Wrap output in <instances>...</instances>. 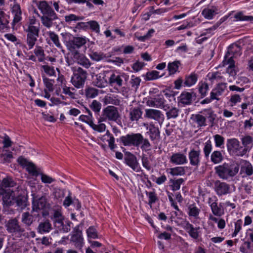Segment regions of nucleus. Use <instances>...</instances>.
Segmentation results:
<instances>
[{
  "mask_svg": "<svg viewBox=\"0 0 253 253\" xmlns=\"http://www.w3.org/2000/svg\"><path fill=\"white\" fill-rule=\"evenodd\" d=\"M11 11L13 16L12 24L15 25L20 22L22 19V12L20 5L17 3H14L11 8Z\"/></svg>",
  "mask_w": 253,
  "mask_h": 253,
  "instance_id": "nucleus-20",
  "label": "nucleus"
},
{
  "mask_svg": "<svg viewBox=\"0 0 253 253\" xmlns=\"http://www.w3.org/2000/svg\"><path fill=\"white\" fill-rule=\"evenodd\" d=\"M90 107L95 112H98L101 108V104L96 100H93L90 104Z\"/></svg>",
  "mask_w": 253,
  "mask_h": 253,
  "instance_id": "nucleus-64",
  "label": "nucleus"
},
{
  "mask_svg": "<svg viewBox=\"0 0 253 253\" xmlns=\"http://www.w3.org/2000/svg\"><path fill=\"white\" fill-rule=\"evenodd\" d=\"M145 115L147 118L153 119L159 123H162L164 120V116L162 112L158 110L148 109L145 110Z\"/></svg>",
  "mask_w": 253,
  "mask_h": 253,
  "instance_id": "nucleus-14",
  "label": "nucleus"
},
{
  "mask_svg": "<svg viewBox=\"0 0 253 253\" xmlns=\"http://www.w3.org/2000/svg\"><path fill=\"white\" fill-rule=\"evenodd\" d=\"M37 215L34 214V215L30 214L28 212H24L22 214V221L23 223L27 225H31L34 221V216Z\"/></svg>",
  "mask_w": 253,
  "mask_h": 253,
  "instance_id": "nucleus-45",
  "label": "nucleus"
},
{
  "mask_svg": "<svg viewBox=\"0 0 253 253\" xmlns=\"http://www.w3.org/2000/svg\"><path fill=\"white\" fill-rule=\"evenodd\" d=\"M12 195L13 196L14 202L10 205H13L14 203L21 209L25 208L27 206V199L24 196H19L16 198H15V193L12 191Z\"/></svg>",
  "mask_w": 253,
  "mask_h": 253,
  "instance_id": "nucleus-30",
  "label": "nucleus"
},
{
  "mask_svg": "<svg viewBox=\"0 0 253 253\" xmlns=\"http://www.w3.org/2000/svg\"><path fill=\"white\" fill-rule=\"evenodd\" d=\"M34 53L40 62L44 60V51L41 47H36L34 49Z\"/></svg>",
  "mask_w": 253,
  "mask_h": 253,
  "instance_id": "nucleus-59",
  "label": "nucleus"
},
{
  "mask_svg": "<svg viewBox=\"0 0 253 253\" xmlns=\"http://www.w3.org/2000/svg\"><path fill=\"white\" fill-rule=\"evenodd\" d=\"M222 159V155L220 151H215L211 155V160L214 164L220 163Z\"/></svg>",
  "mask_w": 253,
  "mask_h": 253,
  "instance_id": "nucleus-48",
  "label": "nucleus"
},
{
  "mask_svg": "<svg viewBox=\"0 0 253 253\" xmlns=\"http://www.w3.org/2000/svg\"><path fill=\"white\" fill-rule=\"evenodd\" d=\"M241 101V98L238 94L232 95L230 99V106H233Z\"/></svg>",
  "mask_w": 253,
  "mask_h": 253,
  "instance_id": "nucleus-63",
  "label": "nucleus"
},
{
  "mask_svg": "<svg viewBox=\"0 0 253 253\" xmlns=\"http://www.w3.org/2000/svg\"><path fill=\"white\" fill-rule=\"evenodd\" d=\"M185 229L192 238L196 239L198 238L199 227H194L191 224L186 222Z\"/></svg>",
  "mask_w": 253,
  "mask_h": 253,
  "instance_id": "nucleus-29",
  "label": "nucleus"
},
{
  "mask_svg": "<svg viewBox=\"0 0 253 253\" xmlns=\"http://www.w3.org/2000/svg\"><path fill=\"white\" fill-rule=\"evenodd\" d=\"M89 56L91 59L96 61H100L105 58L103 53L97 52H91L89 54Z\"/></svg>",
  "mask_w": 253,
  "mask_h": 253,
  "instance_id": "nucleus-56",
  "label": "nucleus"
},
{
  "mask_svg": "<svg viewBox=\"0 0 253 253\" xmlns=\"http://www.w3.org/2000/svg\"><path fill=\"white\" fill-rule=\"evenodd\" d=\"M180 65V62L177 60L169 63L168 69L169 75H174L176 72H178L179 68Z\"/></svg>",
  "mask_w": 253,
  "mask_h": 253,
  "instance_id": "nucleus-35",
  "label": "nucleus"
},
{
  "mask_svg": "<svg viewBox=\"0 0 253 253\" xmlns=\"http://www.w3.org/2000/svg\"><path fill=\"white\" fill-rule=\"evenodd\" d=\"M43 81L48 91L49 92L52 91L53 90V84L54 83V80L46 78H43Z\"/></svg>",
  "mask_w": 253,
  "mask_h": 253,
  "instance_id": "nucleus-57",
  "label": "nucleus"
},
{
  "mask_svg": "<svg viewBox=\"0 0 253 253\" xmlns=\"http://www.w3.org/2000/svg\"><path fill=\"white\" fill-rule=\"evenodd\" d=\"M15 185V183L9 177H5L3 178L2 181L1 187L3 189L7 190L10 189V187H13Z\"/></svg>",
  "mask_w": 253,
  "mask_h": 253,
  "instance_id": "nucleus-50",
  "label": "nucleus"
},
{
  "mask_svg": "<svg viewBox=\"0 0 253 253\" xmlns=\"http://www.w3.org/2000/svg\"><path fill=\"white\" fill-rule=\"evenodd\" d=\"M209 204L214 215L221 216L224 214L222 203H220L219 206H218L216 200L212 198H210Z\"/></svg>",
  "mask_w": 253,
  "mask_h": 253,
  "instance_id": "nucleus-10",
  "label": "nucleus"
},
{
  "mask_svg": "<svg viewBox=\"0 0 253 253\" xmlns=\"http://www.w3.org/2000/svg\"><path fill=\"white\" fill-rule=\"evenodd\" d=\"M17 162L21 167L26 170L30 175L37 177L40 174L41 169L32 162L24 157H19L17 159Z\"/></svg>",
  "mask_w": 253,
  "mask_h": 253,
  "instance_id": "nucleus-3",
  "label": "nucleus"
},
{
  "mask_svg": "<svg viewBox=\"0 0 253 253\" xmlns=\"http://www.w3.org/2000/svg\"><path fill=\"white\" fill-rule=\"evenodd\" d=\"M170 162L175 165H180L187 163V160L185 154L181 153H175L171 156Z\"/></svg>",
  "mask_w": 253,
  "mask_h": 253,
  "instance_id": "nucleus-16",
  "label": "nucleus"
},
{
  "mask_svg": "<svg viewBox=\"0 0 253 253\" xmlns=\"http://www.w3.org/2000/svg\"><path fill=\"white\" fill-rule=\"evenodd\" d=\"M51 229V225L48 221L41 223L38 227V231L42 234L49 232Z\"/></svg>",
  "mask_w": 253,
  "mask_h": 253,
  "instance_id": "nucleus-41",
  "label": "nucleus"
},
{
  "mask_svg": "<svg viewBox=\"0 0 253 253\" xmlns=\"http://www.w3.org/2000/svg\"><path fill=\"white\" fill-rule=\"evenodd\" d=\"M234 17L236 21H248L251 23H253V16L245 15L243 12H239L236 13Z\"/></svg>",
  "mask_w": 253,
  "mask_h": 253,
  "instance_id": "nucleus-39",
  "label": "nucleus"
},
{
  "mask_svg": "<svg viewBox=\"0 0 253 253\" xmlns=\"http://www.w3.org/2000/svg\"><path fill=\"white\" fill-rule=\"evenodd\" d=\"M103 116L111 121H116L119 117V113L114 106H108L103 110Z\"/></svg>",
  "mask_w": 253,
  "mask_h": 253,
  "instance_id": "nucleus-15",
  "label": "nucleus"
},
{
  "mask_svg": "<svg viewBox=\"0 0 253 253\" xmlns=\"http://www.w3.org/2000/svg\"><path fill=\"white\" fill-rule=\"evenodd\" d=\"M46 205V200L44 196L38 198L34 197L33 201V210L38 211L44 208Z\"/></svg>",
  "mask_w": 253,
  "mask_h": 253,
  "instance_id": "nucleus-18",
  "label": "nucleus"
},
{
  "mask_svg": "<svg viewBox=\"0 0 253 253\" xmlns=\"http://www.w3.org/2000/svg\"><path fill=\"white\" fill-rule=\"evenodd\" d=\"M39 9L44 15H52L54 17L55 12L45 0L38 1L37 4Z\"/></svg>",
  "mask_w": 253,
  "mask_h": 253,
  "instance_id": "nucleus-17",
  "label": "nucleus"
},
{
  "mask_svg": "<svg viewBox=\"0 0 253 253\" xmlns=\"http://www.w3.org/2000/svg\"><path fill=\"white\" fill-rule=\"evenodd\" d=\"M6 229L9 233H15L21 231V228L16 219L9 220L6 224Z\"/></svg>",
  "mask_w": 253,
  "mask_h": 253,
  "instance_id": "nucleus-23",
  "label": "nucleus"
},
{
  "mask_svg": "<svg viewBox=\"0 0 253 253\" xmlns=\"http://www.w3.org/2000/svg\"><path fill=\"white\" fill-rule=\"evenodd\" d=\"M142 140V135L139 133L126 135L121 138V140L125 146H138Z\"/></svg>",
  "mask_w": 253,
  "mask_h": 253,
  "instance_id": "nucleus-9",
  "label": "nucleus"
},
{
  "mask_svg": "<svg viewBox=\"0 0 253 253\" xmlns=\"http://www.w3.org/2000/svg\"><path fill=\"white\" fill-rule=\"evenodd\" d=\"M88 125L94 130L98 132H104L106 129V125L103 123H99L98 124H94L92 121H89Z\"/></svg>",
  "mask_w": 253,
  "mask_h": 253,
  "instance_id": "nucleus-43",
  "label": "nucleus"
},
{
  "mask_svg": "<svg viewBox=\"0 0 253 253\" xmlns=\"http://www.w3.org/2000/svg\"><path fill=\"white\" fill-rule=\"evenodd\" d=\"M141 115L142 113L138 108H133L129 113L130 119L132 121H137Z\"/></svg>",
  "mask_w": 253,
  "mask_h": 253,
  "instance_id": "nucleus-44",
  "label": "nucleus"
},
{
  "mask_svg": "<svg viewBox=\"0 0 253 253\" xmlns=\"http://www.w3.org/2000/svg\"><path fill=\"white\" fill-rule=\"evenodd\" d=\"M57 18L56 14L55 13L54 17L52 15H45L41 17V21L43 26L50 28L53 25V20Z\"/></svg>",
  "mask_w": 253,
  "mask_h": 253,
  "instance_id": "nucleus-32",
  "label": "nucleus"
},
{
  "mask_svg": "<svg viewBox=\"0 0 253 253\" xmlns=\"http://www.w3.org/2000/svg\"><path fill=\"white\" fill-rule=\"evenodd\" d=\"M86 234L88 240L91 239H95L98 238L97 232L95 228L93 226L89 227L86 230Z\"/></svg>",
  "mask_w": 253,
  "mask_h": 253,
  "instance_id": "nucleus-49",
  "label": "nucleus"
},
{
  "mask_svg": "<svg viewBox=\"0 0 253 253\" xmlns=\"http://www.w3.org/2000/svg\"><path fill=\"white\" fill-rule=\"evenodd\" d=\"M42 69L47 75L49 76H53L55 75V71L54 67L44 65L42 66Z\"/></svg>",
  "mask_w": 253,
  "mask_h": 253,
  "instance_id": "nucleus-60",
  "label": "nucleus"
},
{
  "mask_svg": "<svg viewBox=\"0 0 253 253\" xmlns=\"http://www.w3.org/2000/svg\"><path fill=\"white\" fill-rule=\"evenodd\" d=\"M227 147L229 152L233 155L242 156L246 152L245 149L240 145L239 141L235 138L228 140Z\"/></svg>",
  "mask_w": 253,
  "mask_h": 253,
  "instance_id": "nucleus-5",
  "label": "nucleus"
},
{
  "mask_svg": "<svg viewBox=\"0 0 253 253\" xmlns=\"http://www.w3.org/2000/svg\"><path fill=\"white\" fill-rule=\"evenodd\" d=\"M179 98L182 104H188L192 100V95L189 92H183L181 94Z\"/></svg>",
  "mask_w": 253,
  "mask_h": 253,
  "instance_id": "nucleus-47",
  "label": "nucleus"
},
{
  "mask_svg": "<svg viewBox=\"0 0 253 253\" xmlns=\"http://www.w3.org/2000/svg\"><path fill=\"white\" fill-rule=\"evenodd\" d=\"M86 26H89V28L94 32L96 33L100 32V26L97 22L93 20L89 21L86 23Z\"/></svg>",
  "mask_w": 253,
  "mask_h": 253,
  "instance_id": "nucleus-53",
  "label": "nucleus"
},
{
  "mask_svg": "<svg viewBox=\"0 0 253 253\" xmlns=\"http://www.w3.org/2000/svg\"><path fill=\"white\" fill-rule=\"evenodd\" d=\"M222 66H227L226 71L230 75L234 76L236 75V71L232 51H228L225 54L222 61Z\"/></svg>",
  "mask_w": 253,
  "mask_h": 253,
  "instance_id": "nucleus-7",
  "label": "nucleus"
},
{
  "mask_svg": "<svg viewBox=\"0 0 253 253\" xmlns=\"http://www.w3.org/2000/svg\"><path fill=\"white\" fill-rule=\"evenodd\" d=\"M128 78L129 76L126 74L116 72L110 75L108 83L111 86L120 87L123 85V80L127 81Z\"/></svg>",
  "mask_w": 253,
  "mask_h": 253,
  "instance_id": "nucleus-6",
  "label": "nucleus"
},
{
  "mask_svg": "<svg viewBox=\"0 0 253 253\" xmlns=\"http://www.w3.org/2000/svg\"><path fill=\"white\" fill-rule=\"evenodd\" d=\"M107 72H102L96 76L95 84L99 87L102 88L107 86L108 82L105 78Z\"/></svg>",
  "mask_w": 253,
  "mask_h": 253,
  "instance_id": "nucleus-25",
  "label": "nucleus"
},
{
  "mask_svg": "<svg viewBox=\"0 0 253 253\" xmlns=\"http://www.w3.org/2000/svg\"><path fill=\"white\" fill-rule=\"evenodd\" d=\"M164 104V99L161 96H158L155 98H149L146 104L149 107L161 108Z\"/></svg>",
  "mask_w": 253,
  "mask_h": 253,
  "instance_id": "nucleus-22",
  "label": "nucleus"
},
{
  "mask_svg": "<svg viewBox=\"0 0 253 253\" xmlns=\"http://www.w3.org/2000/svg\"><path fill=\"white\" fill-rule=\"evenodd\" d=\"M167 172L172 176H181L185 173V169L182 167H176L167 169Z\"/></svg>",
  "mask_w": 253,
  "mask_h": 253,
  "instance_id": "nucleus-33",
  "label": "nucleus"
},
{
  "mask_svg": "<svg viewBox=\"0 0 253 253\" xmlns=\"http://www.w3.org/2000/svg\"><path fill=\"white\" fill-rule=\"evenodd\" d=\"M241 170L242 172H245L248 175H251L253 173L252 166L249 162L246 161L242 162Z\"/></svg>",
  "mask_w": 253,
  "mask_h": 253,
  "instance_id": "nucleus-37",
  "label": "nucleus"
},
{
  "mask_svg": "<svg viewBox=\"0 0 253 253\" xmlns=\"http://www.w3.org/2000/svg\"><path fill=\"white\" fill-rule=\"evenodd\" d=\"M242 224L243 221L241 219H238L235 222L234 231L232 235V237H236L239 232L242 230Z\"/></svg>",
  "mask_w": 253,
  "mask_h": 253,
  "instance_id": "nucleus-55",
  "label": "nucleus"
},
{
  "mask_svg": "<svg viewBox=\"0 0 253 253\" xmlns=\"http://www.w3.org/2000/svg\"><path fill=\"white\" fill-rule=\"evenodd\" d=\"M200 211V209L195 204H191L188 206L187 213L190 217L197 219L199 218Z\"/></svg>",
  "mask_w": 253,
  "mask_h": 253,
  "instance_id": "nucleus-27",
  "label": "nucleus"
},
{
  "mask_svg": "<svg viewBox=\"0 0 253 253\" xmlns=\"http://www.w3.org/2000/svg\"><path fill=\"white\" fill-rule=\"evenodd\" d=\"M98 139L103 143L107 142L111 149L114 148L115 138L109 131L107 130L104 135L98 137Z\"/></svg>",
  "mask_w": 253,
  "mask_h": 253,
  "instance_id": "nucleus-24",
  "label": "nucleus"
},
{
  "mask_svg": "<svg viewBox=\"0 0 253 253\" xmlns=\"http://www.w3.org/2000/svg\"><path fill=\"white\" fill-rule=\"evenodd\" d=\"M54 218L55 223L59 224L58 227L63 225V217L61 213L60 210L55 211L54 212Z\"/></svg>",
  "mask_w": 253,
  "mask_h": 253,
  "instance_id": "nucleus-54",
  "label": "nucleus"
},
{
  "mask_svg": "<svg viewBox=\"0 0 253 253\" xmlns=\"http://www.w3.org/2000/svg\"><path fill=\"white\" fill-rule=\"evenodd\" d=\"M184 182L182 178L177 179H170V182L171 184V188L173 191L178 190L180 189L181 185Z\"/></svg>",
  "mask_w": 253,
  "mask_h": 253,
  "instance_id": "nucleus-51",
  "label": "nucleus"
},
{
  "mask_svg": "<svg viewBox=\"0 0 253 253\" xmlns=\"http://www.w3.org/2000/svg\"><path fill=\"white\" fill-rule=\"evenodd\" d=\"M86 77V72L82 68H78L76 71H74L71 82L76 87L80 88L84 86Z\"/></svg>",
  "mask_w": 253,
  "mask_h": 253,
  "instance_id": "nucleus-4",
  "label": "nucleus"
},
{
  "mask_svg": "<svg viewBox=\"0 0 253 253\" xmlns=\"http://www.w3.org/2000/svg\"><path fill=\"white\" fill-rule=\"evenodd\" d=\"M192 118L198 126H206V119L205 117L200 114H197L193 115Z\"/></svg>",
  "mask_w": 253,
  "mask_h": 253,
  "instance_id": "nucleus-46",
  "label": "nucleus"
},
{
  "mask_svg": "<svg viewBox=\"0 0 253 253\" xmlns=\"http://www.w3.org/2000/svg\"><path fill=\"white\" fill-rule=\"evenodd\" d=\"M101 92V90H98L92 87H87L85 90V94L86 97L90 98L95 97L99 93Z\"/></svg>",
  "mask_w": 253,
  "mask_h": 253,
  "instance_id": "nucleus-40",
  "label": "nucleus"
},
{
  "mask_svg": "<svg viewBox=\"0 0 253 253\" xmlns=\"http://www.w3.org/2000/svg\"><path fill=\"white\" fill-rule=\"evenodd\" d=\"M11 194L12 190L11 189L6 190L0 186V196H2V201L4 206H10L14 202L13 196Z\"/></svg>",
  "mask_w": 253,
  "mask_h": 253,
  "instance_id": "nucleus-11",
  "label": "nucleus"
},
{
  "mask_svg": "<svg viewBox=\"0 0 253 253\" xmlns=\"http://www.w3.org/2000/svg\"><path fill=\"white\" fill-rule=\"evenodd\" d=\"M200 151L197 150H191L189 153V158L190 164L192 165H197L200 162Z\"/></svg>",
  "mask_w": 253,
  "mask_h": 253,
  "instance_id": "nucleus-34",
  "label": "nucleus"
},
{
  "mask_svg": "<svg viewBox=\"0 0 253 253\" xmlns=\"http://www.w3.org/2000/svg\"><path fill=\"white\" fill-rule=\"evenodd\" d=\"M144 126H146V129L149 130V132L150 134V137L152 139H154L159 136L160 133L159 130L158 128L155 127L153 124H144Z\"/></svg>",
  "mask_w": 253,
  "mask_h": 253,
  "instance_id": "nucleus-38",
  "label": "nucleus"
},
{
  "mask_svg": "<svg viewBox=\"0 0 253 253\" xmlns=\"http://www.w3.org/2000/svg\"><path fill=\"white\" fill-rule=\"evenodd\" d=\"M89 42V40L85 37H74L73 40L68 42L66 46L71 51H75Z\"/></svg>",
  "mask_w": 253,
  "mask_h": 253,
  "instance_id": "nucleus-8",
  "label": "nucleus"
},
{
  "mask_svg": "<svg viewBox=\"0 0 253 253\" xmlns=\"http://www.w3.org/2000/svg\"><path fill=\"white\" fill-rule=\"evenodd\" d=\"M216 13V9L215 7H208L205 8L202 11L203 16L208 19H211Z\"/></svg>",
  "mask_w": 253,
  "mask_h": 253,
  "instance_id": "nucleus-36",
  "label": "nucleus"
},
{
  "mask_svg": "<svg viewBox=\"0 0 253 253\" xmlns=\"http://www.w3.org/2000/svg\"><path fill=\"white\" fill-rule=\"evenodd\" d=\"M61 88L62 91H61L60 89L58 90L56 89L55 93L57 95H60L63 100L65 99L66 97L64 95L60 94L61 93L64 94L68 98L72 99L75 98V93L73 91L75 90V89L73 87H70L66 85H63Z\"/></svg>",
  "mask_w": 253,
  "mask_h": 253,
  "instance_id": "nucleus-13",
  "label": "nucleus"
},
{
  "mask_svg": "<svg viewBox=\"0 0 253 253\" xmlns=\"http://www.w3.org/2000/svg\"><path fill=\"white\" fill-rule=\"evenodd\" d=\"M225 85L224 84H219L215 88L213 89L211 92V98L212 100H218V97L221 95L224 89Z\"/></svg>",
  "mask_w": 253,
  "mask_h": 253,
  "instance_id": "nucleus-31",
  "label": "nucleus"
},
{
  "mask_svg": "<svg viewBox=\"0 0 253 253\" xmlns=\"http://www.w3.org/2000/svg\"><path fill=\"white\" fill-rule=\"evenodd\" d=\"M159 73L157 71H152L147 73L146 75V79L148 81H151L158 79L160 77Z\"/></svg>",
  "mask_w": 253,
  "mask_h": 253,
  "instance_id": "nucleus-58",
  "label": "nucleus"
},
{
  "mask_svg": "<svg viewBox=\"0 0 253 253\" xmlns=\"http://www.w3.org/2000/svg\"><path fill=\"white\" fill-rule=\"evenodd\" d=\"M199 92L202 97L207 95L209 90V86L207 83L205 82H200L198 84Z\"/></svg>",
  "mask_w": 253,
  "mask_h": 253,
  "instance_id": "nucleus-42",
  "label": "nucleus"
},
{
  "mask_svg": "<svg viewBox=\"0 0 253 253\" xmlns=\"http://www.w3.org/2000/svg\"><path fill=\"white\" fill-rule=\"evenodd\" d=\"M214 189L216 194L219 196L227 194L229 191V185L226 183L219 181L215 182Z\"/></svg>",
  "mask_w": 253,
  "mask_h": 253,
  "instance_id": "nucleus-21",
  "label": "nucleus"
},
{
  "mask_svg": "<svg viewBox=\"0 0 253 253\" xmlns=\"http://www.w3.org/2000/svg\"><path fill=\"white\" fill-rule=\"evenodd\" d=\"M198 76L194 73H192L185 78L184 82V87H191L197 82Z\"/></svg>",
  "mask_w": 253,
  "mask_h": 253,
  "instance_id": "nucleus-28",
  "label": "nucleus"
},
{
  "mask_svg": "<svg viewBox=\"0 0 253 253\" xmlns=\"http://www.w3.org/2000/svg\"><path fill=\"white\" fill-rule=\"evenodd\" d=\"M126 163L127 166L130 167L136 172H139L140 170V166L137 161L136 158L132 154H129L126 158Z\"/></svg>",
  "mask_w": 253,
  "mask_h": 253,
  "instance_id": "nucleus-19",
  "label": "nucleus"
},
{
  "mask_svg": "<svg viewBox=\"0 0 253 253\" xmlns=\"http://www.w3.org/2000/svg\"><path fill=\"white\" fill-rule=\"evenodd\" d=\"M43 36L46 39L48 43L50 40L52 42L54 45L59 48H62L61 44L60 42L58 36L54 32L51 31H42Z\"/></svg>",
  "mask_w": 253,
  "mask_h": 253,
  "instance_id": "nucleus-12",
  "label": "nucleus"
},
{
  "mask_svg": "<svg viewBox=\"0 0 253 253\" xmlns=\"http://www.w3.org/2000/svg\"><path fill=\"white\" fill-rule=\"evenodd\" d=\"M39 175L41 176L42 182L44 184H51L55 181L54 178L42 172H40Z\"/></svg>",
  "mask_w": 253,
  "mask_h": 253,
  "instance_id": "nucleus-52",
  "label": "nucleus"
},
{
  "mask_svg": "<svg viewBox=\"0 0 253 253\" xmlns=\"http://www.w3.org/2000/svg\"><path fill=\"white\" fill-rule=\"evenodd\" d=\"M215 169L220 178L227 179L234 176L238 172L239 167L236 163L232 162L224 163L215 167Z\"/></svg>",
  "mask_w": 253,
  "mask_h": 253,
  "instance_id": "nucleus-2",
  "label": "nucleus"
},
{
  "mask_svg": "<svg viewBox=\"0 0 253 253\" xmlns=\"http://www.w3.org/2000/svg\"><path fill=\"white\" fill-rule=\"evenodd\" d=\"M78 62L80 65L85 68H88L90 65L89 60L83 55L80 56L78 59Z\"/></svg>",
  "mask_w": 253,
  "mask_h": 253,
  "instance_id": "nucleus-61",
  "label": "nucleus"
},
{
  "mask_svg": "<svg viewBox=\"0 0 253 253\" xmlns=\"http://www.w3.org/2000/svg\"><path fill=\"white\" fill-rule=\"evenodd\" d=\"M25 31L27 33V42L29 48H33L39 36L40 23L34 17H30L24 26Z\"/></svg>",
  "mask_w": 253,
  "mask_h": 253,
  "instance_id": "nucleus-1",
  "label": "nucleus"
},
{
  "mask_svg": "<svg viewBox=\"0 0 253 253\" xmlns=\"http://www.w3.org/2000/svg\"><path fill=\"white\" fill-rule=\"evenodd\" d=\"M71 241L75 243V245L79 248H82L84 245V238L81 231L78 230L72 236Z\"/></svg>",
  "mask_w": 253,
  "mask_h": 253,
  "instance_id": "nucleus-26",
  "label": "nucleus"
},
{
  "mask_svg": "<svg viewBox=\"0 0 253 253\" xmlns=\"http://www.w3.org/2000/svg\"><path fill=\"white\" fill-rule=\"evenodd\" d=\"M178 115V110L176 108L170 109L167 113V116L168 119L175 118Z\"/></svg>",
  "mask_w": 253,
  "mask_h": 253,
  "instance_id": "nucleus-62",
  "label": "nucleus"
}]
</instances>
